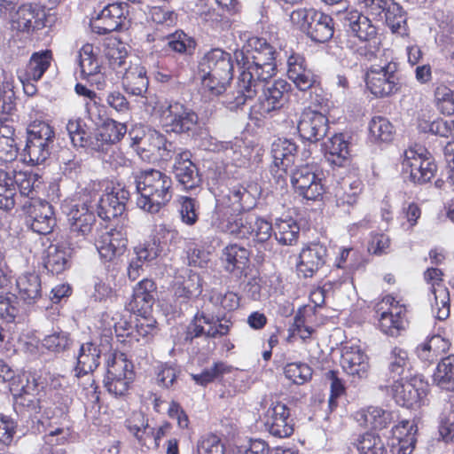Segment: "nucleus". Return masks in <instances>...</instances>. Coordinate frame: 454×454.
I'll use <instances>...</instances> for the list:
<instances>
[{
	"instance_id": "nucleus-35",
	"label": "nucleus",
	"mask_w": 454,
	"mask_h": 454,
	"mask_svg": "<svg viewBox=\"0 0 454 454\" xmlns=\"http://www.w3.org/2000/svg\"><path fill=\"white\" fill-rule=\"evenodd\" d=\"M413 380H404V378H401L394 381L391 391L397 404L411 407L419 402L420 393L412 382Z\"/></svg>"
},
{
	"instance_id": "nucleus-29",
	"label": "nucleus",
	"mask_w": 454,
	"mask_h": 454,
	"mask_svg": "<svg viewBox=\"0 0 454 454\" xmlns=\"http://www.w3.org/2000/svg\"><path fill=\"white\" fill-rule=\"evenodd\" d=\"M343 24L355 36L363 42L375 38L376 27L368 17L356 10L346 12L343 16Z\"/></svg>"
},
{
	"instance_id": "nucleus-4",
	"label": "nucleus",
	"mask_w": 454,
	"mask_h": 454,
	"mask_svg": "<svg viewBox=\"0 0 454 454\" xmlns=\"http://www.w3.org/2000/svg\"><path fill=\"white\" fill-rule=\"evenodd\" d=\"M213 225L222 231L239 239H247L249 236H253L254 247L257 250L256 257L258 260L264 259L265 251L268 250V241L272 235V225L268 221L254 215L241 213Z\"/></svg>"
},
{
	"instance_id": "nucleus-30",
	"label": "nucleus",
	"mask_w": 454,
	"mask_h": 454,
	"mask_svg": "<svg viewBox=\"0 0 454 454\" xmlns=\"http://www.w3.org/2000/svg\"><path fill=\"white\" fill-rule=\"evenodd\" d=\"M67 220L71 234L84 238L91 231L96 217L85 204H82L70 209Z\"/></svg>"
},
{
	"instance_id": "nucleus-10",
	"label": "nucleus",
	"mask_w": 454,
	"mask_h": 454,
	"mask_svg": "<svg viewBox=\"0 0 454 454\" xmlns=\"http://www.w3.org/2000/svg\"><path fill=\"white\" fill-rule=\"evenodd\" d=\"M160 121L166 132L184 134L195 129L198 115L179 102H170L160 107Z\"/></svg>"
},
{
	"instance_id": "nucleus-47",
	"label": "nucleus",
	"mask_w": 454,
	"mask_h": 454,
	"mask_svg": "<svg viewBox=\"0 0 454 454\" xmlns=\"http://www.w3.org/2000/svg\"><path fill=\"white\" fill-rule=\"evenodd\" d=\"M434 380L442 388L454 390V355L442 358L438 364Z\"/></svg>"
},
{
	"instance_id": "nucleus-1",
	"label": "nucleus",
	"mask_w": 454,
	"mask_h": 454,
	"mask_svg": "<svg viewBox=\"0 0 454 454\" xmlns=\"http://www.w3.org/2000/svg\"><path fill=\"white\" fill-rule=\"evenodd\" d=\"M277 51L265 39L251 37L241 51H235L240 74L235 90L228 93L223 103L230 110H237L259 92L262 82L276 74Z\"/></svg>"
},
{
	"instance_id": "nucleus-51",
	"label": "nucleus",
	"mask_w": 454,
	"mask_h": 454,
	"mask_svg": "<svg viewBox=\"0 0 454 454\" xmlns=\"http://www.w3.org/2000/svg\"><path fill=\"white\" fill-rule=\"evenodd\" d=\"M432 293L434 296L433 307L437 309L436 317L440 320L446 319L450 315V293L442 283L436 282L432 286Z\"/></svg>"
},
{
	"instance_id": "nucleus-34",
	"label": "nucleus",
	"mask_w": 454,
	"mask_h": 454,
	"mask_svg": "<svg viewBox=\"0 0 454 454\" xmlns=\"http://www.w3.org/2000/svg\"><path fill=\"white\" fill-rule=\"evenodd\" d=\"M417 426L408 420L402 421L395 427L394 434H398V442L393 444L394 454H411L415 449Z\"/></svg>"
},
{
	"instance_id": "nucleus-33",
	"label": "nucleus",
	"mask_w": 454,
	"mask_h": 454,
	"mask_svg": "<svg viewBox=\"0 0 454 454\" xmlns=\"http://www.w3.org/2000/svg\"><path fill=\"white\" fill-rule=\"evenodd\" d=\"M449 348L450 343L447 340L439 334H434L417 346L416 354L420 360L433 363L444 354Z\"/></svg>"
},
{
	"instance_id": "nucleus-22",
	"label": "nucleus",
	"mask_w": 454,
	"mask_h": 454,
	"mask_svg": "<svg viewBox=\"0 0 454 454\" xmlns=\"http://www.w3.org/2000/svg\"><path fill=\"white\" fill-rule=\"evenodd\" d=\"M192 153L188 150H180L175 157L173 173L178 183L185 190H193L200 186L201 178L198 168L192 161Z\"/></svg>"
},
{
	"instance_id": "nucleus-56",
	"label": "nucleus",
	"mask_w": 454,
	"mask_h": 454,
	"mask_svg": "<svg viewBox=\"0 0 454 454\" xmlns=\"http://www.w3.org/2000/svg\"><path fill=\"white\" fill-rule=\"evenodd\" d=\"M162 134L157 130L150 129L142 137H133V145L137 146V150L148 152L156 154L162 145Z\"/></svg>"
},
{
	"instance_id": "nucleus-16",
	"label": "nucleus",
	"mask_w": 454,
	"mask_h": 454,
	"mask_svg": "<svg viewBox=\"0 0 454 454\" xmlns=\"http://www.w3.org/2000/svg\"><path fill=\"white\" fill-rule=\"evenodd\" d=\"M388 306L387 310L383 311L379 318L380 329L387 335L396 337L405 328L406 308L400 304L393 296L387 295L378 305L379 310Z\"/></svg>"
},
{
	"instance_id": "nucleus-53",
	"label": "nucleus",
	"mask_w": 454,
	"mask_h": 454,
	"mask_svg": "<svg viewBox=\"0 0 454 454\" xmlns=\"http://www.w3.org/2000/svg\"><path fill=\"white\" fill-rule=\"evenodd\" d=\"M356 448L360 454H387V449L381 438L367 432L357 439Z\"/></svg>"
},
{
	"instance_id": "nucleus-8",
	"label": "nucleus",
	"mask_w": 454,
	"mask_h": 454,
	"mask_svg": "<svg viewBox=\"0 0 454 454\" xmlns=\"http://www.w3.org/2000/svg\"><path fill=\"white\" fill-rule=\"evenodd\" d=\"M254 205V197L245 187L233 186L217 197L212 223L239 215L244 211L250 210Z\"/></svg>"
},
{
	"instance_id": "nucleus-26",
	"label": "nucleus",
	"mask_w": 454,
	"mask_h": 454,
	"mask_svg": "<svg viewBox=\"0 0 454 454\" xmlns=\"http://www.w3.org/2000/svg\"><path fill=\"white\" fill-rule=\"evenodd\" d=\"M156 285L152 279L141 280L133 290L130 307L137 315L150 314L155 301Z\"/></svg>"
},
{
	"instance_id": "nucleus-24",
	"label": "nucleus",
	"mask_w": 454,
	"mask_h": 454,
	"mask_svg": "<svg viewBox=\"0 0 454 454\" xmlns=\"http://www.w3.org/2000/svg\"><path fill=\"white\" fill-rule=\"evenodd\" d=\"M98 48L86 43L79 51L77 60L82 77L95 82L98 89H103L105 82L103 75L100 74L101 64L98 58Z\"/></svg>"
},
{
	"instance_id": "nucleus-52",
	"label": "nucleus",
	"mask_w": 454,
	"mask_h": 454,
	"mask_svg": "<svg viewBox=\"0 0 454 454\" xmlns=\"http://www.w3.org/2000/svg\"><path fill=\"white\" fill-rule=\"evenodd\" d=\"M369 130L375 141L381 142L391 141L395 134L394 126L383 116H374L370 121Z\"/></svg>"
},
{
	"instance_id": "nucleus-45",
	"label": "nucleus",
	"mask_w": 454,
	"mask_h": 454,
	"mask_svg": "<svg viewBox=\"0 0 454 454\" xmlns=\"http://www.w3.org/2000/svg\"><path fill=\"white\" fill-rule=\"evenodd\" d=\"M166 40L171 51L184 55H192L197 45L195 39L182 30L168 35Z\"/></svg>"
},
{
	"instance_id": "nucleus-50",
	"label": "nucleus",
	"mask_w": 454,
	"mask_h": 454,
	"mask_svg": "<svg viewBox=\"0 0 454 454\" xmlns=\"http://www.w3.org/2000/svg\"><path fill=\"white\" fill-rule=\"evenodd\" d=\"M434 102L437 109L445 115L454 114V90L443 82H437L434 91Z\"/></svg>"
},
{
	"instance_id": "nucleus-18",
	"label": "nucleus",
	"mask_w": 454,
	"mask_h": 454,
	"mask_svg": "<svg viewBox=\"0 0 454 454\" xmlns=\"http://www.w3.org/2000/svg\"><path fill=\"white\" fill-rule=\"evenodd\" d=\"M328 119L322 113L305 108L298 121L297 129L301 137L311 143L324 138L328 131Z\"/></svg>"
},
{
	"instance_id": "nucleus-15",
	"label": "nucleus",
	"mask_w": 454,
	"mask_h": 454,
	"mask_svg": "<svg viewBox=\"0 0 454 454\" xmlns=\"http://www.w3.org/2000/svg\"><path fill=\"white\" fill-rule=\"evenodd\" d=\"M127 245L128 225L124 222L103 233L96 241V247L101 259L106 262L123 254Z\"/></svg>"
},
{
	"instance_id": "nucleus-38",
	"label": "nucleus",
	"mask_w": 454,
	"mask_h": 454,
	"mask_svg": "<svg viewBox=\"0 0 454 454\" xmlns=\"http://www.w3.org/2000/svg\"><path fill=\"white\" fill-rule=\"evenodd\" d=\"M20 298L27 303L35 302L42 292L41 278L36 273H26L17 279Z\"/></svg>"
},
{
	"instance_id": "nucleus-58",
	"label": "nucleus",
	"mask_w": 454,
	"mask_h": 454,
	"mask_svg": "<svg viewBox=\"0 0 454 454\" xmlns=\"http://www.w3.org/2000/svg\"><path fill=\"white\" fill-rule=\"evenodd\" d=\"M224 450L221 439L214 434L202 435L197 442L198 454H224Z\"/></svg>"
},
{
	"instance_id": "nucleus-32",
	"label": "nucleus",
	"mask_w": 454,
	"mask_h": 454,
	"mask_svg": "<svg viewBox=\"0 0 454 454\" xmlns=\"http://www.w3.org/2000/svg\"><path fill=\"white\" fill-rule=\"evenodd\" d=\"M101 350L93 342H85L81 345L75 366V376L80 377L92 372L99 365Z\"/></svg>"
},
{
	"instance_id": "nucleus-57",
	"label": "nucleus",
	"mask_w": 454,
	"mask_h": 454,
	"mask_svg": "<svg viewBox=\"0 0 454 454\" xmlns=\"http://www.w3.org/2000/svg\"><path fill=\"white\" fill-rule=\"evenodd\" d=\"M42 344L50 351L60 353L69 348L71 339L69 334L62 330L54 331L43 338Z\"/></svg>"
},
{
	"instance_id": "nucleus-28",
	"label": "nucleus",
	"mask_w": 454,
	"mask_h": 454,
	"mask_svg": "<svg viewBox=\"0 0 454 454\" xmlns=\"http://www.w3.org/2000/svg\"><path fill=\"white\" fill-rule=\"evenodd\" d=\"M45 12L39 5L24 4L12 18L13 26L20 31H29L44 26Z\"/></svg>"
},
{
	"instance_id": "nucleus-23",
	"label": "nucleus",
	"mask_w": 454,
	"mask_h": 454,
	"mask_svg": "<svg viewBox=\"0 0 454 454\" xmlns=\"http://www.w3.org/2000/svg\"><path fill=\"white\" fill-rule=\"evenodd\" d=\"M125 20L122 4H109L92 20L91 27L96 33L105 35L121 29Z\"/></svg>"
},
{
	"instance_id": "nucleus-59",
	"label": "nucleus",
	"mask_w": 454,
	"mask_h": 454,
	"mask_svg": "<svg viewBox=\"0 0 454 454\" xmlns=\"http://www.w3.org/2000/svg\"><path fill=\"white\" fill-rule=\"evenodd\" d=\"M284 373L294 383L301 385L311 378L312 370L303 363H290L286 365Z\"/></svg>"
},
{
	"instance_id": "nucleus-13",
	"label": "nucleus",
	"mask_w": 454,
	"mask_h": 454,
	"mask_svg": "<svg viewBox=\"0 0 454 454\" xmlns=\"http://www.w3.org/2000/svg\"><path fill=\"white\" fill-rule=\"evenodd\" d=\"M21 203L22 210L27 215V223L34 232L46 235L53 231L57 221L49 202L31 197Z\"/></svg>"
},
{
	"instance_id": "nucleus-39",
	"label": "nucleus",
	"mask_w": 454,
	"mask_h": 454,
	"mask_svg": "<svg viewBox=\"0 0 454 454\" xmlns=\"http://www.w3.org/2000/svg\"><path fill=\"white\" fill-rule=\"evenodd\" d=\"M296 151L297 146L291 140L286 138L276 140L271 146L273 163L275 166L292 167Z\"/></svg>"
},
{
	"instance_id": "nucleus-54",
	"label": "nucleus",
	"mask_w": 454,
	"mask_h": 454,
	"mask_svg": "<svg viewBox=\"0 0 454 454\" xmlns=\"http://www.w3.org/2000/svg\"><path fill=\"white\" fill-rule=\"evenodd\" d=\"M230 372V366L225 363L216 362L209 367L204 369L200 373L191 374L192 379L200 386H207V384L221 379L224 374Z\"/></svg>"
},
{
	"instance_id": "nucleus-62",
	"label": "nucleus",
	"mask_w": 454,
	"mask_h": 454,
	"mask_svg": "<svg viewBox=\"0 0 454 454\" xmlns=\"http://www.w3.org/2000/svg\"><path fill=\"white\" fill-rule=\"evenodd\" d=\"M201 293L200 278L194 274L189 277L183 284L176 286L175 295L178 298L190 299Z\"/></svg>"
},
{
	"instance_id": "nucleus-21",
	"label": "nucleus",
	"mask_w": 454,
	"mask_h": 454,
	"mask_svg": "<svg viewBox=\"0 0 454 454\" xmlns=\"http://www.w3.org/2000/svg\"><path fill=\"white\" fill-rule=\"evenodd\" d=\"M340 365L343 371L353 378H367L370 370L369 357L356 345H346L341 348Z\"/></svg>"
},
{
	"instance_id": "nucleus-9",
	"label": "nucleus",
	"mask_w": 454,
	"mask_h": 454,
	"mask_svg": "<svg viewBox=\"0 0 454 454\" xmlns=\"http://www.w3.org/2000/svg\"><path fill=\"white\" fill-rule=\"evenodd\" d=\"M258 97L257 111L263 116H272L281 110L289 101L292 86L284 79L266 80L262 82Z\"/></svg>"
},
{
	"instance_id": "nucleus-55",
	"label": "nucleus",
	"mask_w": 454,
	"mask_h": 454,
	"mask_svg": "<svg viewBox=\"0 0 454 454\" xmlns=\"http://www.w3.org/2000/svg\"><path fill=\"white\" fill-rule=\"evenodd\" d=\"M67 130L72 144L77 147H86L92 150V145L95 141V136L90 137L82 128L79 120L69 121L67 124Z\"/></svg>"
},
{
	"instance_id": "nucleus-17",
	"label": "nucleus",
	"mask_w": 454,
	"mask_h": 454,
	"mask_svg": "<svg viewBox=\"0 0 454 454\" xmlns=\"http://www.w3.org/2000/svg\"><path fill=\"white\" fill-rule=\"evenodd\" d=\"M290 177L295 192L306 200H316L324 192L321 179L317 177L311 166L303 165L295 168Z\"/></svg>"
},
{
	"instance_id": "nucleus-60",
	"label": "nucleus",
	"mask_w": 454,
	"mask_h": 454,
	"mask_svg": "<svg viewBox=\"0 0 454 454\" xmlns=\"http://www.w3.org/2000/svg\"><path fill=\"white\" fill-rule=\"evenodd\" d=\"M210 324H213V317L206 316L203 312H198L192 322L187 327L185 340H192L194 338L202 335L207 336V328L205 325L209 327Z\"/></svg>"
},
{
	"instance_id": "nucleus-7",
	"label": "nucleus",
	"mask_w": 454,
	"mask_h": 454,
	"mask_svg": "<svg viewBox=\"0 0 454 454\" xmlns=\"http://www.w3.org/2000/svg\"><path fill=\"white\" fill-rule=\"evenodd\" d=\"M54 140L52 128L44 121H35L27 129L24 160L31 165L43 163L51 155Z\"/></svg>"
},
{
	"instance_id": "nucleus-5",
	"label": "nucleus",
	"mask_w": 454,
	"mask_h": 454,
	"mask_svg": "<svg viewBox=\"0 0 454 454\" xmlns=\"http://www.w3.org/2000/svg\"><path fill=\"white\" fill-rule=\"evenodd\" d=\"M110 67L122 74V86L128 94L143 97L147 91L149 80L145 68L139 64L127 65V52L118 48H110L106 53Z\"/></svg>"
},
{
	"instance_id": "nucleus-19",
	"label": "nucleus",
	"mask_w": 454,
	"mask_h": 454,
	"mask_svg": "<svg viewBox=\"0 0 454 454\" xmlns=\"http://www.w3.org/2000/svg\"><path fill=\"white\" fill-rule=\"evenodd\" d=\"M263 421L266 429L275 437H288L294 432L289 408L280 402H275L270 405L263 416Z\"/></svg>"
},
{
	"instance_id": "nucleus-63",
	"label": "nucleus",
	"mask_w": 454,
	"mask_h": 454,
	"mask_svg": "<svg viewBox=\"0 0 454 454\" xmlns=\"http://www.w3.org/2000/svg\"><path fill=\"white\" fill-rule=\"evenodd\" d=\"M137 316L139 317L136 323L137 334L147 340H151L158 333L157 321L151 317V313Z\"/></svg>"
},
{
	"instance_id": "nucleus-14",
	"label": "nucleus",
	"mask_w": 454,
	"mask_h": 454,
	"mask_svg": "<svg viewBox=\"0 0 454 454\" xmlns=\"http://www.w3.org/2000/svg\"><path fill=\"white\" fill-rule=\"evenodd\" d=\"M129 196V192L120 184L111 189L107 188L98 204V216L106 221L120 217L121 224L124 222L128 225L125 212Z\"/></svg>"
},
{
	"instance_id": "nucleus-44",
	"label": "nucleus",
	"mask_w": 454,
	"mask_h": 454,
	"mask_svg": "<svg viewBox=\"0 0 454 454\" xmlns=\"http://www.w3.org/2000/svg\"><path fill=\"white\" fill-rule=\"evenodd\" d=\"M384 17L387 25L393 33L403 35L406 31V13L403 7L391 0L384 9Z\"/></svg>"
},
{
	"instance_id": "nucleus-6",
	"label": "nucleus",
	"mask_w": 454,
	"mask_h": 454,
	"mask_svg": "<svg viewBox=\"0 0 454 454\" xmlns=\"http://www.w3.org/2000/svg\"><path fill=\"white\" fill-rule=\"evenodd\" d=\"M290 20L314 42L325 43L333 35L334 24L332 17L316 9L294 10L290 14Z\"/></svg>"
},
{
	"instance_id": "nucleus-25",
	"label": "nucleus",
	"mask_w": 454,
	"mask_h": 454,
	"mask_svg": "<svg viewBox=\"0 0 454 454\" xmlns=\"http://www.w3.org/2000/svg\"><path fill=\"white\" fill-rule=\"evenodd\" d=\"M287 75L301 91L310 89L316 82L313 72L307 67L305 59L297 53L287 59Z\"/></svg>"
},
{
	"instance_id": "nucleus-43",
	"label": "nucleus",
	"mask_w": 454,
	"mask_h": 454,
	"mask_svg": "<svg viewBox=\"0 0 454 454\" xmlns=\"http://www.w3.org/2000/svg\"><path fill=\"white\" fill-rule=\"evenodd\" d=\"M358 421L365 427L373 429H382L387 427L392 420V413L379 407H369L366 411L358 413Z\"/></svg>"
},
{
	"instance_id": "nucleus-41",
	"label": "nucleus",
	"mask_w": 454,
	"mask_h": 454,
	"mask_svg": "<svg viewBox=\"0 0 454 454\" xmlns=\"http://www.w3.org/2000/svg\"><path fill=\"white\" fill-rule=\"evenodd\" d=\"M52 59L51 51H41L32 54L26 70L27 80L38 81L49 68Z\"/></svg>"
},
{
	"instance_id": "nucleus-37",
	"label": "nucleus",
	"mask_w": 454,
	"mask_h": 454,
	"mask_svg": "<svg viewBox=\"0 0 454 454\" xmlns=\"http://www.w3.org/2000/svg\"><path fill=\"white\" fill-rule=\"evenodd\" d=\"M272 231L277 241L284 246L294 245L299 238L300 227L293 218H279L276 220Z\"/></svg>"
},
{
	"instance_id": "nucleus-48",
	"label": "nucleus",
	"mask_w": 454,
	"mask_h": 454,
	"mask_svg": "<svg viewBox=\"0 0 454 454\" xmlns=\"http://www.w3.org/2000/svg\"><path fill=\"white\" fill-rule=\"evenodd\" d=\"M249 255L250 252L247 249L237 244L227 246L223 252V258L228 263V270L244 268L249 261Z\"/></svg>"
},
{
	"instance_id": "nucleus-3",
	"label": "nucleus",
	"mask_w": 454,
	"mask_h": 454,
	"mask_svg": "<svg viewBox=\"0 0 454 454\" xmlns=\"http://www.w3.org/2000/svg\"><path fill=\"white\" fill-rule=\"evenodd\" d=\"M202 89L211 96L226 90L233 78V59L231 53L220 48L207 51L199 62Z\"/></svg>"
},
{
	"instance_id": "nucleus-36",
	"label": "nucleus",
	"mask_w": 454,
	"mask_h": 454,
	"mask_svg": "<svg viewBox=\"0 0 454 454\" xmlns=\"http://www.w3.org/2000/svg\"><path fill=\"white\" fill-rule=\"evenodd\" d=\"M45 268L54 274L62 273L70 267V250L59 245H51L46 249Z\"/></svg>"
},
{
	"instance_id": "nucleus-46",
	"label": "nucleus",
	"mask_w": 454,
	"mask_h": 454,
	"mask_svg": "<svg viewBox=\"0 0 454 454\" xmlns=\"http://www.w3.org/2000/svg\"><path fill=\"white\" fill-rule=\"evenodd\" d=\"M362 184L358 180L344 181L335 188V199L338 207L353 206L356 203L362 191Z\"/></svg>"
},
{
	"instance_id": "nucleus-31",
	"label": "nucleus",
	"mask_w": 454,
	"mask_h": 454,
	"mask_svg": "<svg viewBox=\"0 0 454 454\" xmlns=\"http://www.w3.org/2000/svg\"><path fill=\"white\" fill-rule=\"evenodd\" d=\"M325 157L327 161L337 167L348 165L350 153L348 143L343 134H335L325 143Z\"/></svg>"
},
{
	"instance_id": "nucleus-42",
	"label": "nucleus",
	"mask_w": 454,
	"mask_h": 454,
	"mask_svg": "<svg viewBox=\"0 0 454 454\" xmlns=\"http://www.w3.org/2000/svg\"><path fill=\"white\" fill-rule=\"evenodd\" d=\"M388 373L394 380L395 378H407L411 364L406 350L400 348H394L388 357Z\"/></svg>"
},
{
	"instance_id": "nucleus-2",
	"label": "nucleus",
	"mask_w": 454,
	"mask_h": 454,
	"mask_svg": "<svg viewBox=\"0 0 454 454\" xmlns=\"http://www.w3.org/2000/svg\"><path fill=\"white\" fill-rule=\"evenodd\" d=\"M136 187L139 193L137 205L151 214L158 213L172 199L171 178L157 169L149 168L138 173Z\"/></svg>"
},
{
	"instance_id": "nucleus-49",
	"label": "nucleus",
	"mask_w": 454,
	"mask_h": 454,
	"mask_svg": "<svg viewBox=\"0 0 454 454\" xmlns=\"http://www.w3.org/2000/svg\"><path fill=\"white\" fill-rule=\"evenodd\" d=\"M106 377H109V380L117 378L133 380V364L126 358L124 354L115 356L112 361L107 364Z\"/></svg>"
},
{
	"instance_id": "nucleus-40",
	"label": "nucleus",
	"mask_w": 454,
	"mask_h": 454,
	"mask_svg": "<svg viewBox=\"0 0 454 454\" xmlns=\"http://www.w3.org/2000/svg\"><path fill=\"white\" fill-rule=\"evenodd\" d=\"M26 385L21 387V393L19 396L20 403L35 411L37 399L35 396L44 388L43 380L35 374H29L26 378Z\"/></svg>"
},
{
	"instance_id": "nucleus-20",
	"label": "nucleus",
	"mask_w": 454,
	"mask_h": 454,
	"mask_svg": "<svg viewBox=\"0 0 454 454\" xmlns=\"http://www.w3.org/2000/svg\"><path fill=\"white\" fill-rule=\"evenodd\" d=\"M327 247L320 243H310L302 248L297 263V272L302 278H312L326 262Z\"/></svg>"
},
{
	"instance_id": "nucleus-27",
	"label": "nucleus",
	"mask_w": 454,
	"mask_h": 454,
	"mask_svg": "<svg viewBox=\"0 0 454 454\" xmlns=\"http://www.w3.org/2000/svg\"><path fill=\"white\" fill-rule=\"evenodd\" d=\"M127 132L125 124L112 119H106L99 124L95 133V141L91 143L92 150L103 151L105 145L119 142Z\"/></svg>"
},
{
	"instance_id": "nucleus-11",
	"label": "nucleus",
	"mask_w": 454,
	"mask_h": 454,
	"mask_svg": "<svg viewBox=\"0 0 454 454\" xmlns=\"http://www.w3.org/2000/svg\"><path fill=\"white\" fill-rule=\"evenodd\" d=\"M397 68V64L392 61L384 66H372L365 75L368 90L379 98L397 92L400 89Z\"/></svg>"
},
{
	"instance_id": "nucleus-12",
	"label": "nucleus",
	"mask_w": 454,
	"mask_h": 454,
	"mask_svg": "<svg viewBox=\"0 0 454 454\" xmlns=\"http://www.w3.org/2000/svg\"><path fill=\"white\" fill-rule=\"evenodd\" d=\"M402 165L403 174H409L410 180L419 184L430 182L437 169L429 153L423 148L406 150Z\"/></svg>"
},
{
	"instance_id": "nucleus-64",
	"label": "nucleus",
	"mask_w": 454,
	"mask_h": 454,
	"mask_svg": "<svg viewBox=\"0 0 454 454\" xmlns=\"http://www.w3.org/2000/svg\"><path fill=\"white\" fill-rule=\"evenodd\" d=\"M199 203L196 200L183 197L181 202L180 215L182 222L187 225H193L199 218Z\"/></svg>"
},
{
	"instance_id": "nucleus-61",
	"label": "nucleus",
	"mask_w": 454,
	"mask_h": 454,
	"mask_svg": "<svg viewBox=\"0 0 454 454\" xmlns=\"http://www.w3.org/2000/svg\"><path fill=\"white\" fill-rule=\"evenodd\" d=\"M8 177L4 169L0 168V209L11 210L16 204V196L13 188L6 183Z\"/></svg>"
}]
</instances>
